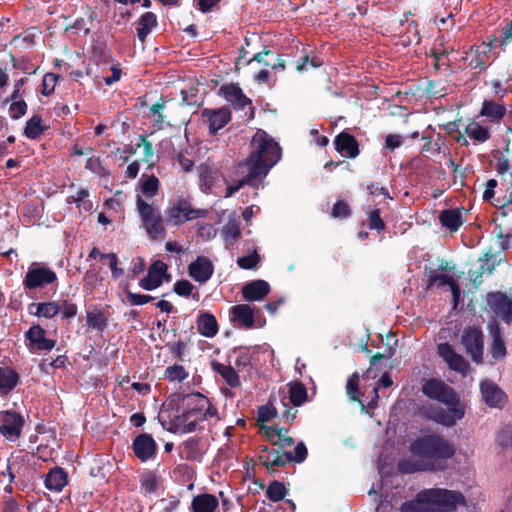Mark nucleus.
<instances>
[{
  "label": "nucleus",
  "instance_id": "13d9d810",
  "mask_svg": "<svg viewBox=\"0 0 512 512\" xmlns=\"http://www.w3.org/2000/svg\"><path fill=\"white\" fill-rule=\"evenodd\" d=\"M16 463L17 462H16L15 458L9 459L8 464H7V472H2L0 474L1 482H4L6 480V478H7L8 484H10L13 481V479L15 478L14 467H15Z\"/></svg>",
  "mask_w": 512,
  "mask_h": 512
},
{
  "label": "nucleus",
  "instance_id": "09e8293b",
  "mask_svg": "<svg viewBox=\"0 0 512 512\" xmlns=\"http://www.w3.org/2000/svg\"><path fill=\"white\" fill-rule=\"evenodd\" d=\"M59 305L62 317L71 319L77 315L78 308L77 305L74 304L73 302L69 300H63L59 303Z\"/></svg>",
  "mask_w": 512,
  "mask_h": 512
},
{
  "label": "nucleus",
  "instance_id": "6ab92c4d",
  "mask_svg": "<svg viewBox=\"0 0 512 512\" xmlns=\"http://www.w3.org/2000/svg\"><path fill=\"white\" fill-rule=\"evenodd\" d=\"M133 450L135 455L144 462L155 455L156 443L151 435L141 434L134 439Z\"/></svg>",
  "mask_w": 512,
  "mask_h": 512
},
{
  "label": "nucleus",
  "instance_id": "4468645a",
  "mask_svg": "<svg viewBox=\"0 0 512 512\" xmlns=\"http://www.w3.org/2000/svg\"><path fill=\"white\" fill-rule=\"evenodd\" d=\"M465 136L474 144H482L490 139L491 134L488 127L481 125L474 119H470L463 128V134L457 137V141L462 144H468Z\"/></svg>",
  "mask_w": 512,
  "mask_h": 512
},
{
  "label": "nucleus",
  "instance_id": "052dcab7",
  "mask_svg": "<svg viewBox=\"0 0 512 512\" xmlns=\"http://www.w3.org/2000/svg\"><path fill=\"white\" fill-rule=\"evenodd\" d=\"M276 415V410L270 406H261L258 411V419L261 422L270 421Z\"/></svg>",
  "mask_w": 512,
  "mask_h": 512
},
{
  "label": "nucleus",
  "instance_id": "9b49d317",
  "mask_svg": "<svg viewBox=\"0 0 512 512\" xmlns=\"http://www.w3.org/2000/svg\"><path fill=\"white\" fill-rule=\"evenodd\" d=\"M24 418L14 412L5 411L0 414V433L9 441H16L22 432Z\"/></svg>",
  "mask_w": 512,
  "mask_h": 512
},
{
  "label": "nucleus",
  "instance_id": "393cba45",
  "mask_svg": "<svg viewBox=\"0 0 512 512\" xmlns=\"http://www.w3.org/2000/svg\"><path fill=\"white\" fill-rule=\"evenodd\" d=\"M203 116L206 118L211 133L223 128L230 120L228 109L205 110Z\"/></svg>",
  "mask_w": 512,
  "mask_h": 512
},
{
  "label": "nucleus",
  "instance_id": "5fc2aeb1",
  "mask_svg": "<svg viewBox=\"0 0 512 512\" xmlns=\"http://www.w3.org/2000/svg\"><path fill=\"white\" fill-rule=\"evenodd\" d=\"M307 457V448L303 442H299L294 448V452H291V461L301 463Z\"/></svg>",
  "mask_w": 512,
  "mask_h": 512
},
{
  "label": "nucleus",
  "instance_id": "a211bd4d",
  "mask_svg": "<svg viewBox=\"0 0 512 512\" xmlns=\"http://www.w3.org/2000/svg\"><path fill=\"white\" fill-rule=\"evenodd\" d=\"M488 304L496 315L501 317L506 323L512 319V299L507 295L496 292L488 295Z\"/></svg>",
  "mask_w": 512,
  "mask_h": 512
},
{
  "label": "nucleus",
  "instance_id": "0eeeda50",
  "mask_svg": "<svg viewBox=\"0 0 512 512\" xmlns=\"http://www.w3.org/2000/svg\"><path fill=\"white\" fill-rule=\"evenodd\" d=\"M496 42L497 38L491 37L487 42H482L479 45L470 47L462 56L464 65L478 71L485 70L491 64L493 56L492 48L495 46Z\"/></svg>",
  "mask_w": 512,
  "mask_h": 512
},
{
  "label": "nucleus",
  "instance_id": "de8ad7c7",
  "mask_svg": "<svg viewBox=\"0 0 512 512\" xmlns=\"http://www.w3.org/2000/svg\"><path fill=\"white\" fill-rule=\"evenodd\" d=\"M358 382L359 375L354 373L351 377L348 378L346 383V391L347 395L351 400H359V390H358Z\"/></svg>",
  "mask_w": 512,
  "mask_h": 512
},
{
  "label": "nucleus",
  "instance_id": "f3484780",
  "mask_svg": "<svg viewBox=\"0 0 512 512\" xmlns=\"http://www.w3.org/2000/svg\"><path fill=\"white\" fill-rule=\"evenodd\" d=\"M438 354L449 366L450 369L465 374L468 370V363L463 356L456 353L453 347L448 343L438 345Z\"/></svg>",
  "mask_w": 512,
  "mask_h": 512
},
{
  "label": "nucleus",
  "instance_id": "79ce46f5",
  "mask_svg": "<svg viewBox=\"0 0 512 512\" xmlns=\"http://www.w3.org/2000/svg\"><path fill=\"white\" fill-rule=\"evenodd\" d=\"M164 376L171 382H182L188 377V372L183 366L174 364L165 369Z\"/></svg>",
  "mask_w": 512,
  "mask_h": 512
},
{
  "label": "nucleus",
  "instance_id": "423d86ee",
  "mask_svg": "<svg viewBox=\"0 0 512 512\" xmlns=\"http://www.w3.org/2000/svg\"><path fill=\"white\" fill-rule=\"evenodd\" d=\"M136 208L142 221V228L150 238L164 237L165 227L162 215L154 204L147 203L141 195H137Z\"/></svg>",
  "mask_w": 512,
  "mask_h": 512
},
{
  "label": "nucleus",
  "instance_id": "cd10ccee",
  "mask_svg": "<svg viewBox=\"0 0 512 512\" xmlns=\"http://www.w3.org/2000/svg\"><path fill=\"white\" fill-rule=\"evenodd\" d=\"M67 484V473L59 467L49 471L45 478V486L49 490L60 492Z\"/></svg>",
  "mask_w": 512,
  "mask_h": 512
},
{
  "label": "nucleus",
  "instance_id": "412c9836",
  "mask_svg": "<svg viewBox=\"0 0 512 512\" xmlns=\"http://www.w3.org/2000/svg\"><path fill=\"white\" fill-rule=\"evenodd\" d=\"M232 320L241 327L250 329L254 327V309L248 304H239L231 308Z\"/></svg>",
  "mask_w": 512,
  "mask_h": 512
},
{
  "label": "nucleus",
  "instance_id": "c756f323",
  "mask_svg": "<svg viewBox=\"0 0 512 512\" xmlns=\"http://www.w3.org/2000/svg\"><path fill=\"white\" fill-rule=\"evenodd\" d=\"M439 219L444 227L455 232L463 224V213L459 209H447L441 212Z\"/></svg>",
  "mask_w": 512,
  "mask_h": 512
},
{
  "label": "nucleus",
  "instance_id": "6e6d98bb",
  "mask_svg": "<svg viewBox=\"0 0 512 512\" xmlns=\"http://www.w3.org/2000/svg\"><path fill=\"white\" fill-rule=\"evenodd\" d=\"M369 227L371 229L383 230L385 227L384 222L380 217V211L378 209H374L370 212L369 215Z\"/></svg>",
  "mask_w": 512,
  "mask_h": 512
},
{
  "label": "nucleus",
  "instance_id": "5701e85b",
  "mask_svg": "<svg viewBox=\"0 0 512 512\" xmlns=\"http://www.w3.org/2000/svg\"><path fill=\"white\" fill-rule=\"evenodd\" d=\"M336 150L349 158H355L359 154L357 141L348 133H340L334 141Z\"/></svg>",
  "mask_w": 512,
  "mask_h": 512
},
{
  "label": "nucleus",
  "instance_id": "69168bd1",
  "mask_svg": "<svg viewBox=\"0 0 512 512\" xmlns=\"http://www.w3.org/2000/svg\"><path fill=\"white\" fill-rule=\"evenodd\" d=\"M498 441L503 447L512 445V428H506L501 431L498 436Z\"/></svg>",
  "mask_w": 512,
  "mask_h": 512
},
{
  "label": "nucleus",
  "instance_id": "a18cd8bd",
  "mask_svg": "<svg viewBox=\"0 0 512 512\" xmlns=\"http://www.w3.org/2000/svg\"><path fill=\"white\" fill-rule=\"evenodd\" d=\"M126 298L127 300H123V302L134 306L147 304L153 299L150 295L137 294L128 290L126 291Z\"/></svg>",
  "mask_w": 512,
  "mask_h": 512
},
{
  "label": "nucleus",
  "instance_id": "f03ea898",
  "mask_svg": "<svg viewBox=\"0 0 512 512\" xmlns=\"http://www.w3.org/2000/svg\"><path fill=\"white\" fill-rule=\"evenodd\" d=\"M185 410L177 415L171 423L175 433H190L204 429L205 422L216 423L219 420L217 410L209 399L200 393H192L183 398Z\"/></svg>",
  "mask_w": 512,
  "mask_h": 512
},
{
  "label": "nucleus",
  "instance_id": "bb28decb",
  "mask_svg": "<svg viewBox=\"0 0 512 512\" xmlns=\"http://www.w3.org/2000/svg\"><path fill=\"white\" fill-rule=\"evenodd\" d=\"M218 507V499L212 494H200L192 499L193 512H214Z\"/></svg>",
  "mask_w": 512,
  "mask_h": 512
},
{
  "label": "nucleus",
  "instance_id": "f704fd0d",
  "mask_svg": "<svg viewBox=\"0 0 512 512\" xmlns=\"http://www.w3.org/2000/svg\"><path fill=\"white\" fill-rule=\"evenodd\" d=\"M212 369L218 373L229 386L237 387L240 385L239 376L233 367L213 362Z\"/></svg>",
  "mask_w": 512,
  "mask_h": 512
},
{
  "label": "nucleus",
  "instance_id": "7c9ffc66",
  "mask_svg": "<svg viewBox=\"0 0 512 512\" xmlns=\"http://www.w3.org/2000/svg\"><path fill=\"white\" fill-rule=\"evenodd\" d=\"M19 382V375L9 367H0V394L6 395L12 391Z\"/></svg>",
  "mask_w": 512,
  "mask_h": 512
},
{
  "label": "nucleus",
  "instance_id": "58836bf2",
  "mask_svg": "<svg viewBox=\"0 0 512 512\" xmlns=\"http://www.w3.org/2000/svg\"><path fill=\"white\" fill-rule=\"evenodd\" d=\"M222 238L225 242L231 243L238 239L240 236L239 222L235 217L230 218L224 225L222 232Z\"/></svg>",
  "mask_w": 512,
  "mask_h": 512
},
{
  "label": "nucleus",
  "instance_id": "4be33fe9",
  "mask_svg": "<svg viewBox=\"0 0 512 512\" xmlns=\"http://www.w3.org/2000/svg\"><path fill=\"white\" fill-rule=\"evenodd\" d=\"M445 285L449 286V288L452 292V296H453V303H454V306L456 307L459 303V298H460V294H461L460 288H459L458 284L456 283V281L451 276H448L445 274H438L434 271L430 272L429 286L442 287Z\"/></svg>",
  "mask_w": 512,
  "mask_h": 512
},
{
  "label": "nucleus",
  "instance_id": "37998d69",
  "mask_svg": "<svg viewBox=\"0 0 512 512\" xmlns=\"http://www.w3.org/2000/svg\"><path fill=\"white\" fill-rule=\"evenodd\" d=\"M41 123L42 120L39 116L31 117L26 123V127L24 130L25 135L31 139H34L37 136H39L42 132Z\"/></svg>",
  "mask_w": 512,
  "mask_h": 512
},
{
  "label": "nucleus",
  "instance_id": "c03bdc74",
  "mask_svg": "<svg viewBox=\"0 0 512 512\" xmlns=\"http://www.w3.org/2000/svg\"><path fill=\"white\" fill-rule=\"evenodd\" d=\"M159 484V478L153 473H147L141 477V487L147 493L155 492Z\"/></svg>",
  "mask_w": 512,
  "mask_h": 512
},
{
  "label": "nucleus",
  "instance_id": "c9c22d12",
  "mask_svg": "<svg viewBox=\"0 0 512 512\" xmlns=\"http://www.w3.org/2000/svg\"><path fill=\"white\" fill-rule=\"evenodd\" d=\"M159 190V180L154 175H142L139 183V192L142 197L148 199L157 195Z\"/></svg>",
  "mask_w": 512,
  "mask_h": 512
},
{
  "label": "nucleus",
  "instance_id": "c85d7f7f",
  "mask_svg": "<svg viewBox=\"0 0 512 512\" xmlns=\"http://www.w3.org/2000/svg\"><path fill=\"white\" fill-rule=\"evenodd\" d=\"M157 26V17L153 12L144 13L137 20V37L144 42L151 31Z\"/></svg>",
  "mask_w": 512,
  "mask_h": 512
},
{
  "label": "nucleus",
  "instance_id": "774afa93",
  "mask_svg": "<svg viewBox=\"0 0 512 512\" xmlns=\"http://www.w3.org/2000/svg\"><path fill=\"white\" fill-rule=\"evenodd\" d=\"M111 72H112L111 76H107L104 78V82L106 85H112L113 83L119 81L121 78L122 73H121V69L118 66L113 65L111 67Z\"/></svg>",
  "mask_w": 512,
  "mask_h": 512
},
{
  "label": "nucleus",
  "instance_id": "39448f33",
  "mask_svg": "<svg viewBox=\"0 0 512 512\" xmlns=\"http://www.w3.org/2000/svg\"><path fill=\"white\" fill-rule=\"evenodd\" d=\"M465 499L459 492L447 489H425L416 497L401 505V512L440 511L452 512L459 505H464Z\"/></svg>",
  "mask_w": 512,
  "mask_h": 512
},
{
  "label": "nucleus",
  "instance_id": "bf43d9fd",
  "mask_svg": "<svg viewBox=\"0 0 512 512\" xmlns=\"http://www.w3.org/2000/svg\"><path fill=\"white\" fill-rule=\"evenodd\" d=\"M349 214V206L344 201H338L334 204L332 209V216L335 218L346 217Z\"/></svg>",
  "mask_w": 512,
  "mask_h": 512
},
{
  "label": "nucleus",
  "instance_id": "3c124183",
  "mask_svg": "<svg viewBox=\"0 0 512 512\" xmlns=\"http://www.w3.org/2000/svg\"><path fill=\"white\" fill-rule=\"evenodd\" d=\"M57 79H58V76L54 73H47L44 75L43 81H42V85H43L42 93L44 95H49L54 91L56 83H57Z\"/></svg>",
  "mask_w": 512,
  "mask_h": 512
},
{
  "label": "nucleus",
  "instance_id": "680f3d73",
  "mask_svg": "<svg viewBox=\"0 0 512 512\" xmlns=\"http://www.w3.org/2000/svg\"><path fill=\"white\" fill-rule=\"evenodd\" d=\"M87 325L93 328H101L104 325V319L99 313H88Z\"/></svg>",
  "mask_w": 512,
  "mask_h": 512
},
{
  "label": "nucleus",
  "instance_id": "e2e57ef3",
  "mask_svg": "<svg viewBox=\"0 0 512 512\" xmlns=\"http://www.w3.org/2000/svg\"><path fill=\"white\" fill-rule=\"evenodd\" d=\"M198 234L202 238L212 239L216 236V229L211 224H203L198 228Z\"/></svg>",
  "mask_w": 512,
  "mask_h": 512
},
{
  "label": "nucleus",
  "instance_id": "473e14b6",
  "mask_svg": "<svg viewBox=\"0 0 512 512\" xmlns=\"http://www.w3.org/2000/svg\"><path fill=\"white\" fill-rule=\"evenodd\" d=\"M225 98L232 105L243 109L250 103L249 99L242 93L241 89L235 85H228L221 88Z\"/></svg>",
  "mask_w": 512,
  "mask_h": 512
},
{
  "label": "nucleus",
  "instance_id": "20e7f679",
  "mask_svg": "<svg viewBox=\"0 0 512 512\" xmlns=\"http://www.w3.org/2000/svg\"><path fill=\"white\" fill-rule=\"evenodd\" d=\"M250 148V156L246 160L249 176L262 180L281 159V147L264 130L259 129L251 139Z\"/></svg>",
  "mask_w": 512,
  "mask_h": 512
},
{
  "label": "nucleus",
  "instance_id": "a878e982",
  "mask_svg": "<svg viewBox=\"0 0 512 512\" xmlns=\"http://www.w3.org/2000/svg\"><path fill=\"white\" fill-rule=\"evenodd\" d=\"M198 332L207 338H212L218 333V323L214 315L208 312H201L197 321Z\"/></svg>",
  "mask_w": 512,
  "mask_h": 512
},
{
  "label": "nucleus",
  "instance_id": "338daca9",
  "mask_svg": "<svg viewBox=\"0 0 512 512\" xmlns=\"http://www.w3.org/2000/svg\"><path fill=\"white\" fill-rule=\"evenodd\" d=\"M490 85L492 87L494 95L497 96L498 98L502 99L507 94V89L504 88V86L499 80H492L490 82Z\"/></svg>",
  "mask_w": 512,
  "mask_h": 512
},
{
  "label": "nucleus",
  "instance_id": "72a5a7b5",
  "mask_svg": "<svg viewBox=\"0 0 512 512\" xmlns=\"http://www.w3.org/2000/svg\"><path fill=\"white\" fill-rule=\"evenodd\" d=\"M490 333L492 336L491 354L494 359H501L506 354L505 343L501 336V330L498 324L490 325Z\"/></svg>",
  "mask_w": 512,
  "mask_h": 512
},
{
  "label": "nucleus",
  "instance_id": "4c0bfd02",
  "mask_svg": "<svg viewBox=\"0 0 512 512\" xmlns=\"http://www.w3.org/2000/svg\"><path fill=\"white\" fill-rule=\"evenodd\" d=\"M252 61H257L266 66H271L273 69L280 68L283 70L285 68L284 62L279 57H275L269 50L255 54Z\"/></svg>",
  "mask_w": 512,
  "mask_h": 512
},
{
  "label": "nucleus",
  "instance_id": "9d476101",
  "mask_svg": "<svg viewBox=\"0 0 512 512\" xmlns=\"http://www.w3.org/2000/svg\"><path fill=\"white\" fill-rule=\"evenodd\" d=\"M461 344L472 361L479 364L483 361V334L477 327L465 328L461 335Z\"/></svg>",
  "mask_w": 512,
  "mask_h": 512
},
{
  "label": "nucleus",
  "instance_id": "dca6fc26",
  "mask_svg": "<svg viewBox=\"0 0 512 512\" xmlns=\"http://www.w3.org/2000/svg\"><path fill=\"white\" fill-rule=\"evenodd\" d=\"M482 400L491 408H501L506 401L505 393L490 380H483L480 383Z\"/></svg>",
  "mask_w": 512,
  "mask_h": 512
},
{
  "label": "nucleus",
  "instance_id": "ea45409f",
  "mask_svg": "<svg viewBox=\"0 0 512 512\" xmlns=\"http://www.w3.org/2000/svg\"><path fill=\"white\" fill-rule=\"evenodd\" d=\"M289 398L294 406L302 405L307 398V391L303 384L294 383L289 389Z\"/></svg>",
  "mask_w": 512,
  "mask_h": 512
},
{
  "label": "nucleus",
  "instance_id": "ddd939ff",
  "mask_svg": "<svg viewBox=\"0 0 512 512\" xmlns=\"http://www.w3.org/2000/svg\"><path fill=\"white\" fill-rule=\"evenodd\" d=\"M164 280H168L167 265L162 261H155L148 269L147 275L139 281V286L147 291L160 287Z\"/></svg>",
  "mask_w": 512,
  "mask_h": 512
},
{
  "label": "nucleus",
  "instance_id": "864d4df0",
  "mask_svg": "<svg viewBox=\"0 0 512 512\" xmlns=\"http://www.w3.org/2000/svg\"><path fill=\"white\" fill-rule=\"evenodd\" d=\"M27 110V105L24 101H14L9 108L10 116L13 119H19L23 115H25Z\"/></svg>",
  "mask_w": 512,
  "mask_h": 512
},
{
  "label": "nucleus",
  "instance_id": "8fccbe9b",
  "mask_svg": "<svg viewBox=\"0 0 512 512\" xmlns=\"http://www.w3.org/2000/svg\"><path fill=\"white\" fill-rule=\"evenodd\" d=\"M193 289H194L193 284L191 282H189L188 280L177 281L173 287V290L176 294H178L179 296H184V297L190 296Z\"/></svg>",
  "mask_w": 512,
  "mask_h": 512
},
{
  "label": "nucleus",
  "instance_id": "2eb2a0df",
  "mask_svg": "<svg viewBox=\"0 0 512 512\" xmlns=\"http://www.w3.org/2000/svg\"><path fill=\"white\" fill-rule=\"evenodd\" d=\"M188 273L196 282L203 284L210 280L214 273V265L206 256H198L188 266Z\"/></svg>",
  "mask_w": 512,
  "mask_h": 512
},
{
  "label": "nucleus",
  "instance_id": "b1692460",
  "mask_svg": "<svg viewBox=\"0 0 512 512\" xmlns=\"http://www.w3.org/2000/svg\"><path fill=\"white\" fill-rule=\"evenodd\" d=\"M506 115V107L493 100H485L479 111L478 117H486L492 123H500Z\"/></svg>",
  "mask_w": 512,
  "mask_h": 512
},
{
  "label": "nucleus",
  "instance_id": "aec40b11",
  "mask_svg": "<svg viewBox=\"0 0 512 512\" xmlns=\"http://www.w3.org/2000/svg\"><path fill=\"white\" fill-rule=\"evenodd\" d=\"M270 292V285L265 280H253L242 287V295L247 301H261Z\"/></svg>",
  "mask_w": 512,
  "mask_h": 512
},
{
  "label": "nucleus",
  "instance_id": "7ed1b4c3",
  "mask_svg": "<svg viewBox=\"0 0 512 512\" xmlns=\"http://www.w3.org/2000/svg\"><path fill=\"white\" fill-rule=\"evenodd\" d=\"M423 393L434 400L445 404L449 411L441 408L430 409L428 416L436 423L451 427L465 415V406L462 404L454 390L440 380L431 379L422 387Z\"/></svg>",
  "mask_w": 512,
  "mask_h": 512
},
{
  "label": "nucleus",
  "instance_id": "1a4fd4ad",
  "mask_svg": "<svg viewBox=\"0 0 512 512\" xmlns=\"http://www.w3.org/2000/svg\"><path fill=\"white\" fill-rule=\"evenodd\" d=\"M57 280L56 273L39 263H32L24 277L23 285L28 290L43 288Z\"/></svg>",
  "mask_w": 512,
  "mask_h": 512
},
{
  "label": "nucleus",
  "instance_id": "f8f14e48",
  "mask_svg": "<svg viewBox=\"0 0 512 512\" xmlns=\"http://www.w3.org/2000/svg\"><path fill=\"white\" fill-rule=\"evenodd\" d=\"M30 352L50 351L55 347V341L46 337V331L39 325H34L25 333Z\"/></svg>",
  "mask_w": 512,
  "mask_h": 512
},
{
  "label": "nucleus",
  "instance_id": "a19ab883",
  "mask_svg": "<svg viewBox=\"0 0 512 512\" xmlns=\"http://www.w3.org/2000/svg\"><path fill=\"white\" fill-rule=\"evenodd\" d=\"M266 494L271 501L278 502L285 498L287 494V489L283 483L279 481H273L268 486Z\"/></svg>",
  "mask_w": 512,
  "mask_h": 512
},
{
  "label": "nucleus",
  "instance_id": "603ef678",
  "mask_svg": "<svg viewBox=\"0 0 512 512\" xmlns=\"http://www.w3.org/2000/svg\"><path fill=\"white\" fill-rule=\"evenodd\" d=\"M256 179L257 178H250V176L248 174L245 178L238 180L233 184L228 185V187L226 189L225 197H231L235 192H237L245 184L253 185V181Z\"/></svg>",
  "mask_w": 512,
  "mask_h": 512
},
{
  "label": "nucleus",
  "instance_id": "6e6552de",
  "mask_svg": "<svg viewBox=\"0 0 512 512\" xmlns=\"http://www.w3.org/2000/svg\"><path fill=\"white\" fill-rule=\"evenodd\" d=\"M204 216V211L195 209L185 199H178L170 202L165 210L166 222L172 226H180L187 221H191Z\"/></svg>",
  "mask_w": 512,
  "mask_h": 512
},
{
  "label": "nucleus",
  "instance_id": "e433bc0d",
  "mask_svg": "<svg viewBox=\"0 0 512 512\" xmlns=\"http://www.w3.org/2000/svg\"><path fill=\"white\" fill-rule=\"evenodd\" d=\"M31 308H35V311H31L32 314L46 319H51L60 313V305L56 301L32 304Z\"/></svg>",
  "mask_w": 512,
  "mask_h": 512
},
{
  "label": "nucleus",
  "instance_id": "f257e3e1",
  "mask_svg": "<svg viewBox=\"0 0 512 512\" xmlns=\"http://www.w3.org/2000/svg\"><path fill=\"white\" fill-rule=\"evenodd\" d=\"M410 452L411 458L402 459L398 463V469L403 473L442 469L439 461L451 458L455 448L443 437L431 434L415 440L410 446Z\"/></svg>",
  "mask_w": 512,
  "mask_h": 512
},
{
  "label": "nucleus",
  "instance_id": "2f4dec72",
  "mask_svg": "<svg viewBox=\"0 0 512 512\" xmlns=\"http://www.w3.org/2000/svg\"><path fill=\"white\" fill-rule=\"evenodd\" d=\"M260 459L267 467L284 466L291 461V452L281 453L271 449L260 455Z\"/></svg>",
  "mask_w": 512,
  "mask_h": 512
},
{
  "label": "nucleus",
  "instance_id": "0e129e2a",
  "mask_svg": "<svg viewBox=\"0 0 512 512\" xmlns=\"http://www.w3.org/2000/svg\"><path fill=\"white\" fill-rule=\"evenodd\" d=\"M86 169L92 171L93 173L100 174L103 170L101 162L98 157H89L85 164Z\"/></svg>",
  "mask_w": 512,
  "mask_h": 512
},
{
  "label": "nucleus",
  "instance_id": "4d7b16f0",
  "mask_svg": "<svg viewBox=\"0 0 512 512\" xmlns=\"http://www.w3.org/2000/svg\"><path fill=\"white\" fill-rule=\"evenodd\" d=\"M403 143V137L399 134H389L385 140V147L392 151L400 147Z\"/></svg>",
  "mask_w": 512,
  "mask_h": 512
},
{
  "label": "nucleus",
  "instance_id": "49530a36",
  "mask_svg": "<svg viewBox=\"0 0 512 512\" xmlns=\"http://www.w3.org/2000/svg\"><path fill=\"white\" fill-rule=\"evenodd\" d=\"M260 261V257L256 251L253 253L239 257L237 259V264L242 269H253L257 266Z\"/></svg>",
  "mask_w": 512,
  "mask_h": 512
}]
</instances>
